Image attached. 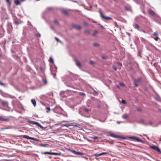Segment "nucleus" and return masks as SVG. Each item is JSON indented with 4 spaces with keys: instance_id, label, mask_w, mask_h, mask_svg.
<instances>
[{
    "instance_id": "48",
    "label": "nucleus",
    "mask_w": 161,
    "mask_h": 161,
    "mask_svg": "<svg viewBox=\"0 0 161 161\" xmlns=\"http://www.w3.org/2000/svg\"><path fill=\"white\" fill-rule=\"evenodd\" d=\"M93 93L96 94H97V92L95 90L93 91Z\"/></svg>"
},
{
    "instance_id": "20",
    "label": "nucleus",
    "mask_w": 161,
    "mask_h": 161,
    "mask_svg": "<svg viewBox=\"0 0 161 161\" xmlns=\"http://www.w3.org/2000/svg\"><path fill=\"white\" fill-rule=\"evenodd\" d=\"M52 152H45L43 153V154H49V155H52Z\"/></svg>"
},
{
    "instance_id": "24",
    "label": "nucleus",
    "mask_w": 161,
    "mask_h": 161,
    "mask_svg": "<svg viewBox=\"0 0 161 161\" xmlns=\"http://www.w3.org/2000/svg\"><path fill=\"white\" fill-rule=\"evenodd\" d=\"M84 154V153H82L80 152H77V155H83V154Z\"/></svg>"
},
{
    "instance_id": "53",
    "label": "nucleus",
    "mask_w": 161,
    "mask_h": 161,
    "mask_svg": "<svg viewBox=\"0 0 161 161\" xmlns=\"http://www.w3.org/2000/svg\"><path fill=\"white\" fill-rule=\"evenodd\" d=\"M149 124H150L151 125H152L153 123H152V122H149Z\"/></svg>"
},
{
    "instance_id": "44",
    "label": "nucleus",
    "mask_w": 161,
    "mask_h": 161,
    "mask_svg": "<svg viewBox=\"0 0 161 161\" xmlns=\"http://www.w3.org/2000/svg\"><path fill=\"white\" fill-rule=\"evenodd\" d=\"M99 25H100V27L101 28H103V29H104V27L103 25H101L100 24H99Z\"/></svg>"
},
{
    "instance_id": "10",
    "label": "nucleus",
    "mask_w": 161,
    "mask_h": 161,
    "mask_svg": "<svg viewBox=\"0 0 161 161\" xmlns=\"http://www.w3.org/2000/svg\"><path fill=\"white\" fill-rule=\"evenodd\" d=\"M142 80V79L140 77L137 79H135L134 80V82L136 83H139Z\"/></svg>"
},
{
    "instance_id": "8",
    "label": "nucleus",
    "mask_w": 161,
    "mask_h": 161,
    "mask_svg": "<svg viewBox=\"0 0 161 161\" xmlns=\"http://www.w3.org/2000/svg\"><path fill=\"white\" fill-rule=\"evenodd\" d=\"M72 25L74 28H75L78 30H80L81 29V27L80 25H76L74 24Z\"/></svg>"
},
{
    "instance_id": "2",
    "label": "nucleus",
    "mask_w": 161,
    "mask_h": 161,
    "mask_svg": "<svg viewBox=\"0 0 161 161\" xmlns=\"http://www.w3.org/2000/svg\"><path fill=\"white\" fill-rule=\"evenodd\" d=\"M10 119L8 118H6L3 116H0V121L8 122Z\"/></svg>"
},
{
    "instance_id": "56",
    "label": "nucleus",
    "mask_w": 161,
    "mask_h": 161,
    "mask_svg": "<svg viewBox=\"0 0 161 161\" xmlns=\"http://www.w3.org/2000/svg\"><path fill=\"white\" fill-rule=\"evenodd\" d=\"M137 110L139 111H140L141 110V109H140L138 108L137 109Z\"/></svg>"
},
{
    "instance_id": "16",
    "label": "nucleus",
    "mask_w": 161,
    "mask_h": 161,
    "mask_svg": "<svg viewBox=\"0 0 161 161\" xmlns=\"http://www.w3.org/2000/svg\"><path fill=\"white\" fill-rule=\"evenodd\" d=\"M14 3L16 5H19L20 4V3L19 0H15Z\"/></svg>"
},
{
    "instance_id": "43",
    "label": "nucleus",
    "mask_w": 161,
    "mask_h": 161,
    "mask_svg": "<svg viewBox=\"0 0 161 161\" xmlns=\"http://www.w3.org/2000/svg\"><path fill=\"white\" fill-rule=\"evenodd\" d=\"M54 22L56 24H58V21L56 20H55L54 21Z\"/></svg>"
},
{
    "instance_id": "49",
    "label": "nucleus",
    "mask_w": 161,
    "mask_h": 161,
    "mask_svg": "<svg viewBox=\"0 0 161 161\" xmlns=\"http://www.w3.org/2000/svg\"><path fill=\"white\" fill-rule=\"evenodd\" d=\"M46 108L47 109L48 111H50V108L49 107H46Z\"/></svg>"
},
{
    "instance_id": "14",
    "label": "nucleus",
    "mask_w": 161,
    "mask_h": 161,
    "mask_svg": "<svg viewBox=\"0 0 161 161\" xmlns=\"http://www.w3.org/2000/svg\"><path fill=\"white\" fill-rule=\"evenodd\" d=\"M19 136L29 139H30V136H27V135H21Z\"/></svg>"
},
{
    "instance_id": "15",
    "label": "nucleus",
    "mask_w": 161,
    "mask_h": 161,
    "mask_svg": "<svg viewBox=\"0 0 161 161\" xmlns=\"http://www.w3.org/2000/svg\"><path fill=\"white\" fill-rule=\"evenodd\" d=\"M134 28L135 29H136L137 30H139V26L137 24H135L134 25Z\"/></svg>"
},
{
    "instance_id": "42",
    "label": "nucleus",
    "mask_w": 161,
    "mask_h": 161,
    "mask_svg": "<svg viewBox=\"0 0 161 161\" xmlns=\"http://www.w3.org/2000/svg\"><path fill=\"white\" fill-rule=\"evenodd\" d=\"M117 64H118L119 65H120V66H122V64H121V63H120V62H118V63H117Z\"/></svg>"
},
{
    "instance_id": "9",
    "label": "nucleus",
    "mask_w": 161,
    "mask_h": 161,
    "mask_svg": "<svg viewBox=\"0 0 161 161\" xmlns=\"http://www.w3.org/2000/svg\"><path fill=\"white\" fill-rule=\"evenodd\" d=\"M108 153H99V154L96 153V154H95L94 155L96 157H99V156H101V155H103L106 154H107Z\"/></svg>"
},
{
    "instance_id": "27",
    "label": "nucleus",
    "mask_w": 161,
    "mask_h": 161,
    "mask_svg": "<svg viewBox=\"0 0 161 161\" xmlns=\"http://www.w3.org/2000/svg\"><path fill=\"white\" fill-rule=\"evenodd\" d=\"M7 3L9 5H10L11 4V2L10 1V0H5Z\"/></svg>"
},
{
    "instance_id": "3",
    "label": "nucleus",
    "mask_w": 161,
    "mask_h": 161,
    "mask_svg": "<svg viewBox=\"0 0 161 161\" xmlns=\"http://www.w3.org/2000/svg\"><path fill=\"white\" fill-rule=\"evenodd\" d=\"M29 122L31 124H32L33 125H37L39 127H40L42 129H43V127L39 123L37 122L33 121H29Z\"/></svg>"
},
{
    "instance_id": "5",
    "label": "nucleus",
    "mask_w": 161,
    "mask_h": 161,
    "mask_svg": "<svg viewBox=\"0 0 161 161\" xmlns=\"http://www.w3.org/2000/svg\"><path fill=\"white\" fill-rule=\"evenodd\" d=\"M129 138L135 140L138 142H143V141L142 140L139 139L136 136H131Z\"/></svg>"
},
{
    "instance_id": "4",
    "label": "nucleus",
    "mask_w": 161,
    "mask_h": 161,
    "mask_svg": "<svg viewBox=\"0 0 161 161\" xmlns=\"http://www.w3.org/2000/svg\"><path fill=\"white\" fill-rule=\"evenodd\" d=\"M150 148H151L153 150L157 151L160 154H161V151H160L159 148L158 147L155 146H152L150 147Z\"/></svg>"
},
{
    "instance_id": "38",
    "label": "nucleus",
    "mask_w": 161,
    "mask_h": 161,
    "mask_svg": "<svg viewBox=\"0 0 161 161\" xmlns=\"http://www.w3.org/2000/svg\"><path fill=\"white\" fill-rule=\"evenodd\" d=\"M122 103H123V104H126V101L125 100H122Z\"/></svg>"
},
{
    "instance_id": "26",
    "label": "nucleus",
    "mask_w": 161,
    "mask_h": 161,
    "mask_svg": "<svg viewBox=\"0 0 161 161\" xmlns=\"http://www.w3.org/2000/svg\"><path fill=\"white\" fill-rule=\"evenodd\" d=\"M84 111L86 113H88L89 112V110L88 108H85L83 109Z\"/></svg>"
},
{
    "instance_id": "30",
    "label": "nucleus",
    "mask_w": 161,
    "mask_h": 161,
    "mask_svg": "<svg viewBox=\"0 0 161 161\" xmlns=\"http://www.w3.org/2000/svg\"><path fill=\"white\" fill-rule=\"evenodd\" d=\"M55 40L58 42H61V41H60L58 38H57V37H55Z\"/></svg>"
},
{
    "instance_id": "58",
    "label": "nucleus",
    "mask_w": 161,
    "mask_h": 161,
    "mask_svg": "<svg viewBox=\"0 0 161 161\" xmlns=\"http://www.w3.org/2000/svg\"><path fill=\"white\" fill-rule=\"evenodd\" d=\"M11 26L12 28H13V27H12V25H11Z\"/></svg>"
},
{
    "instance_id": "28",
    "label": "nucleus",
    "mask_w": 161,
    "mask_h": 161,
    "mask_svg": "<svg viewBox=\"0 0 161 161\" xmlns=\"http://www.w3.org/2000/svg\"><path fill=\"white\" fill-rule=\"evenodd\" d=\"M79 94L80 95H81V96H85L86 95L84 93H83V92H80L79 93Z\"/></svg>"
},
{
    "instance_id": "18",
    "label": "nucleus",
    "mask_w": 161,
    "mask_h": 161,
    "mask_svg": "<svg viewBox=\"0 0 161 161\" xmlns=\"http://www.w3.org/2000/svg\"><path fill=\"white\" fill-rule=\"evenodd\" d=\"M128 115L126 114H124V115L122 116V118L124 119H126L128 118Z\"/></svg>"
},
{
    "instance_id": "19",
    "label": "nucleus",
    "mask_w": 161,
    "mask_h": 161,
    "mask_svg": "<svg viewBox=\"0 0 161 161\" xmlns=\"http://www.w3.org/2000/svg\"><path fill=\"white\" fill-rule=\"evenodd\" d=\"M60 155V154L59 153H52V155H54L56 156H58L59 155Z\"/></svg>"
},
{
    "instance_id": "59",
    "label": "nucleus",
    "mask_w": 161,
    "mask_h": 161,
    "mask_svg": "<svg viewBox=\"0 0 161 161\" xmlns=\"http://www.w3.org/2000/svg\"><path fill=\"white\" fill-rule=\"evenodd\" d=\"M85 158H86V159H87V158L86 157H85Z\"/></svg>"
},
{
    "instance_id": "55",
    "label": "nucleus",
    "mask_w": 161,
    "mask_h": 161,
    "mask_svg": "<svg viewBox=\"0 0 161 161\" xmlns=\"http://www.w3.org/2000/svg\"><path fill=\"white\" fill-rule=\"evenodd\" d=\"M84 25H87V23H84Z\"/></svg>"
},
{
    "instance_id": "32",
    "label": "nucleus",
    "mask_w": 161,
    "mask_h": 161,
    "mask_svg": "<svg viewBox=\"0 0 161 161\" xmlns=\"http://www.w3.org/2000/svg\"><path fill=\"white\" fill-rule=\"evenodd\" d=\"M43 81L45 84H47V81L46 79H43Z\"/></svg>"
},
{
    "instance_id": "46",
    "label": "nucleus",
    "mask_w": 161,
    "mask_h": 161,
    "mask_svg": "<svg viewBox=\"0 0 161 161\" xmlns=\"http://www.w3.org/2000/svg\"><path fill=\"white\" fill-rule=\"evenodd\" d=\"M93 138L95 139H97L98 137L97 136H94Z\"/></svg>"
},
{
    "instance_id": "41",
    "label": "nucleus",
    "mask_w": 161,
    "mask_h": 161,
    "mask_svg": "<svg viewBox=\"0 0 161 161\" xmlns=\"http://www.w3.org/2000/svg\"><path fill=\"white\" fill-rule=\"evenodd\" d=\"M0 85L1 86H4L5 85V84H4V83H3L2 82H1V81H0Z\"/></svg>"
},
{
    "instance_id": "35",
    "label": "nucleus",
    "mask_w": 161,
    "mask_h": 161,
    "mask_svg": "<svg viewBox=\"0 0 161 161\" xmlns=\"http://www.w3.org/2000/svg\"><path fill=\"white\" fill-rule=\"evenodd\" d=\"M85 33H88V34H89L90 33V31L88 30H86L85 31Z\"/></svg>"
},
{
    "instance_id": "1",
    "label": "nucleus",
    "mask_w": 161,
    "mask_h": 161,
    "mask_svg": "<svg viewBox=\"0 0 161 161\" xmlns=\"http://www.w3.org/2000/svg\"><path fill=\"white\" fill-rule=\"evenodd\" d=\"M99 12L100 13V16L102 19H104L106 20L112 19V18L111 17L104 16L102 12L101 11H99Z\"/></svg>"
},
{
    "instance_id": "12",
    "label": "nucleus",
    "mask_w": 161,
    "mask_h": 161,
    "mask_svg": "<svg viewBox=\"0 0 161 161\" xmlns=\"http://www.w3.org/2000/svg\"><path fill=\"white\" fill-rule=\"evenodd\" d=\"M98 33V31L96 30H95L94 31V33H92V35L93 36H95Z\"/></svg>"
},
{
    "instance_id": "21",
    "label": "nucleus",
    "mask_w": 161,
    "mask_h": 161,
    "mask_svg": "<svg viewBox=\"0 0 161 161\" xmlns=\"http://www.w3.org/2000/svg\"><path fill=\"white\" fill-rule=\"evenodd\" d=\"M93 45L95 47H99V44L98 43H94L93 44Z\"/></svg>"
},
{
    "instance_id": "33",
    "label": "nucleus",
    "mask_w": 161,
    "mask_h": 161,
    "mask_svg": "<svg viewBox=\"0 0 161 161\" xmlns=\"http://www.w3.org/2000/svg\"><path fill=\"white\" fill-rule=\"evenodd\" d=\"M119 85L122 86H125V84L122 82H120L119 83Z\"/></svg>"
},
{
    "instance_id": "52",
    "label": "nucleus",
    "mask_w": 161,
    "mask_h": 161,
    "mask_svg": "<svg viewBox=\"0 0 161 161\" xmlns=\"http://www.w3.org/2000/svg\"><path fill=\"white\" fill-rule=\"evenodd\" d=\"M34 138L33 137H30V139H31V140H33L34 139Z\"/></svg>"
},
{
    "instance_id": "7",
    "label": "nucleus",
    "mask_w": 161,
    "mask_h": 161,
    "mask_svg": "<svg viewBox=\"0 0 161 161\" xmlns=\"http://www.w3.org/2000/svg\"><path fill=\"white\" fill-rule=\"evenodd\" d=\"M74 61L75 62L76 65L79 67H80L81 66V64L77 58H75Z\"/></svg>"
},
{
    "instance_id": "50",
    "label": "nucleus",
    "mask_w": 161,
    "mask_h": 161,
    "mask_svg": "<svg viewBox=\"0 0 161 161\" xmlns=\"http://www.w3.org/2000/svg\"><path fill=\"white\" fill-rule=\"evenodd\" d=\"M116 87L117 88H119V89H120V86H119L118 85H117L116 86Z\"/></svg>"
},
{
    "instance_id": "23",
    "label": "nucleus",
    "mask_w": 161,
    "mask_h": 161,
    "mask_svg": "<svg viewBox=\"0 0 161 161\" xmlns=\"http://www.w3.org/2000/svg\"><path fill=\"white\" fill-rule=\"evenodd\" d=\"M49 60L50 62L53 63L54 61L52 57H50L49 58Z\"/></svg>"
},
{
    "instance_id": "40",
    "label": "nucleus",
    "mask_w": 161,
    "mask_h": 161,
    "mask_svg": "<svg viewBox=\"0 0 161 161\" xmlns=\"http://www.w3.org/2000/svg\"><path fill=\"white\" fill-rule=\"evenodd\" d=\"M112 68L113 69H114L115 71H116L117 70V68H116L114 66H113V67H112Z\"/></svg>"
},
{
    "instance_id": "47",
    "label": "nucleus",
    "mask_w": 161,
    "mask_h": 161,
    "mask_svg": "<svg viewBox=\"0 0 161 161\" xmlns=\"http://www.w3.org/2000/svg\"><path fill=\"white\" fill-rule=\"evenodd\" d=\"M102 57L103 59H106V58L104 56H103Z\"/></svg>"
},
{
    "instance_id": "57",
    "label": "nucleus",
    "mask_w": 161,
    "mask_h": 161,
    "mask_svg": "<svg viewBox=\"0 0 161 161\" xmlns=\"http://www.w3.org/2000/svg\"><path fill=\"white\" fill-rule=\"evenodd\" d=\"M130 69L131 70L133 69V68L132 67H131L130 68Z\"/></svg>"
},
{
    "instance_id": "51",
    "label": "nucleus",
    "mask_w": 161,
    "mask_h": 161,
    "mask_svg": "<svg viewBox=\"0 0 161 161\" xmlns=\"http://www.w3.org/2000/svg\"><path fill=\"white\" fill-rule=\"evenodd\" d=\"M33 140L35 141H37L38 140L37 139L35 138H34V139Z\"/></svg>"
},
{
    "instance_id": "39",
    "label": "nucleus",
    "mask_w": 161,
    "mask_h": 161,
    "mask_svg": "<svg viewBox=\"0 0 161 161\" xmlns=\"http://www.w3.org/2000/svg\"><path fill=\"white\" fill-rule=\"evenodd\" d=\"M89 63H90V64H94V62L92 61H90Z\"/></svg>"
},
{
    "instance_id": "29",
    "label": "nucleus",
    "mask_w": 161,
    "mask_h": 161,
    "mask_svg": "<svg viewBox=\"0 0 161 161\" xmlns=\"http://www.w3.org/2000/svg\"><path fill=\"white\" fill-rule=\"evenodd\" d=\"M153 35L154 36H156V37L158 36V34L157 32H154L153 34Z\"/></svg>"
},
{
    "instance_id": "22",
    "label": "nucleus",
    "mask_w": 161,
    "mask_h": 161,
    "mask_svg": "<svg viewBox=\"0 0 161 161\" xmlns=\"http://www.w3.org/2000/svg\"><path fill=\"white\" fill-rule=\"evenodd\" d=\"M69 150L71 152H72L73 153H74V154H77V152H76L75 150H70V149H69Z\"/></svg>"
},
{
    "instance_id": "6",
    "label": "nucleus",
    "mask_w": 161,
    "mask_h": 161,
    "mask_svg": "<svg viewBox=\"0 0 161 161\" xmlns=\"http://www.w3.org/2000/svg\"><path fill=\"white\" fill-rule=\"evenodd\" d=\"M0 102L3 106H8V103L6 101H4L0 99Z\"/></svg>"
},
{
    "instance_id": "13",
    "label": "nucleus",
    "mask_w": 161,
    "mask_h": 161,
    "mask_svg": "<svg viewBox=\"0 0 161 161\" xmlns=\"http://www.w3.org/2000/svg\"><path fill=\"white\" fill-rule=\"evenodd\" d=\"M148 12L149 14H151L152 15H153L155 14L154 12V11L153 10H152V9H149L148 10Z\"/></svg>"
},
{
    "instance_id": "45",
    "label": "nucleus",
    "mask_w": 161,
    "mask_h": 161,
    "mask_svg": "<svg viewBox=\"0 0 161 161\" xmlns=\"http://www.w3.org/2000/svg\"><path fill=\"white\" fill-rule=\"evenodd\" d=\"M36 36H38V37H40V36H41V35L39 34V33H38L37 34H36Z\"/></svg>"
},
{
    "instance_id": "36",
    "label": "nucleus",
    "mask_w": 161,
    "mask_h": 161,
    "mask_svg": "<svg viewBox=\"0 0 161 161\" xmlns=\"http://www.w3.org/2000/svg\"><path fill=\"white\" fill-rule=\"evenodd\" d=\"M154 40L156 41H158V39H159V38L158 37V36H157V37H155L154 38Z\"/></svg>"
},
{
    "instance_id": "31",
    "label": "nucleus",
    "mask_w": 161,
    "mask_h": 161,
    "mask_svg": "<svg viewBox=\"0 0 161 161\" xmlns=\"http://www.w3.org/2000/svg\"><path fill=\"white\" fill-rule=\"evenodd\" d=\"M137 83L134 82V83L133 84L135 86L137 87L139 85Z\"/></svg>"
},
{
    "instance_id": "25",
    "label": "nucleus",
    "mask_w": 161,
    "mask_h": 161,
    "mask_svg": "<svg viewBox=\"0 0 161 161\" xmlns=\"http://www.w3.org/2000/svg\"><path fill=\"white\" fill-rule=\"evenodd\" d=\"M62 12L63 13L65 14H66V15H68V13L65 10H63L62 11Z\"/></svg>"
},
{
    "instance_id": "34",
    "label": "nucleus",
    "mask_w": 161,
    "mask_h": 161,
    "mask_svg": "<svg viewBox=\"0 0 161 161\" xmlns=\"http://www.w3.org/2000/svg\"><path fill=\"white\" fill-rule=\"evenodd\" d=\"M14 23L17 25H19L20 24V23L18 21L16 20L14 21Z\"/></svg>"
},
{
    "instance_id": "54",
    "label": "nucleus",
    "mask_w": 161,
    "mask_h": 161,
    "mask_svg": "<svg viewBox=\"0 0 161 161\" xmlns=\"http://www.w3.org/2000/svg\"><path fill=\"white\" fill-rule=\"evenodd\" d=\"M47 144H42V145L43 146H45L46 145H47Z\"/></svg>"
},
{
    "instance_id": "17",
    "label": "nucleus",
    "mask_w": 161,
    "mask_h": 161,
    "mask_svg": "<svg viewBox=\"0 0 161 161\" xmlns=\"http://www.w3.org/2000/svg\"><path fill=\"white\" fill-rule=\"evenodd\" d=\"M31 103L33 104L34 106H35L36 104V103L35 100L34 99H32L31 100Z\"/></svg>"
},
{
    "instance_id": "11",
    "label": "nucleus",
    "mask_w": 161,
    "mask_h": 161,
    "mask_svg": "<svg viewBox=\"0 0 161 161\" xmlns=\"http://www.w3.org/2000/svg\"><path fill=\"white\" fill-rule=\"evenodd\" d=\"M109 136H111L112 137H113L114 138H119V136H117V135H114V134H109Z\"/></svg>"
},
{
    "instance_id": "37",
    "label": "nucleus",
    "mask_w": 161,
    "mask_h": 161,
    "mask_svg": "<svg viewBox=\"0 0 161 161\" xmlns=\"http://www.w3.org/2000/svg\"><path fill=\"white\" fill-rule=\"evenodd\" d=\"M119 138H121V139H126L125 137H123V136H119Z\"/></svg>"
}]
</instances>
